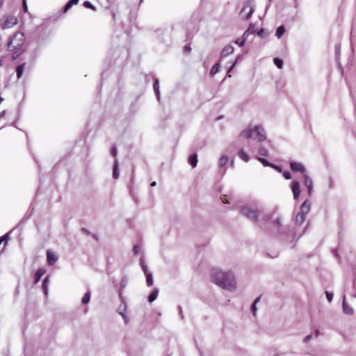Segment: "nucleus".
Wrapping results in <instances>:
<instances>
[{
  "label": "nucleus",
  "mask_w": 356,
  "mask_h": 356,
  "mask_svg": "<svg viewBox=\"0 0 356 356\" xmlns=\"http://www.w3.org/2000/svg\"><path fill=\"white\" fill-rule=\"evenodd\" d=\"M90 291H88L83 297L82 300H81L82 304H83V305L88 304L90 302Z\"/></svg>",
  "instance_id": "28"
},
{
  "label": "nucleus",
  "mask_w": 356,
  "mask_h": 356,
  "mask_svg": "<svg viewBox=\"0 0 356 356\" xmlns=\"http://www.w3.org/2000/svg\"><path fill=\"white\" fill-rule=\"evenodd\" d=\"M211 281L222 289L228 291H234L236 288L234 277L230 272L214 270L211 274Z\"/></svg>",
  "instance_id": "1"
},
{
  "label": "nucleus",
  "mask_w": 356,
  "mask_h": 356,
  "mask_svg": "<svg viewBox=\"0 0 356 356\" xmlns=\"http://www.w3.org/2000/svg\"><path fill=\"white\" fill-rule=\"evenodd\" d=\"M3 0H0V8L3 5Z\"/></svg>",
  "instance_id": "49"
},
{
  "label": "nucleus",
  "mask_w": 356,
  "mask_h": 356,
  "mask_svg": "<svg viewBox=\"0 0 356 356\" xmlns=\"http://www.w3.org/2000/svg\"><path fill=\"white\" fill-rule=\"evenodd\" d=\"M191 47H188V46H186L185 48H184V50L186 51H191Z\"/></svg>",
  "instance_id": "47"
},
{
  "label": "nucleus",
  "mask_w": 356,
  "mask_h": 356,
  "mask_svg": "<svg viewBox=\"0 0 356 356\" xmlns=\"http://www.w3.org/2000/svg\"><path fill=\"white\" fill-rule=\"evenodd\" d=\"M310 210V203L308 201H305L300 208V213H303V214L306 215L309 213Z\"/></svg>",
  "instance_id": "14"
},
{
  "label": "nucleus",
  "mask_w": 356,
  "mask_h": 356,
  "mask_svg": "<svg viewBox=\"0 0 356 356\" xmlns=\"http://www.w3.org/2000/svg\"><path fill=\"white\" fill-rule=\"evenodd\" d=\"M259 299H260V297H258L257 298H256V300L254 301V302L252 305L251 309H252V312L254 315H255L256 310H257L256 305L259 301Z\"/></svg>",
  "instance_id": "31"
},
{
  "label": "nucleus",
  "mask_w": 356,
  "mask_h": 356,
  "mask_svg": "<svg viewBox=\"0 0 356 356\" xmlns=\"http://www.w3.org/2000/svg\"><path fill=\"white\" fill-rule=\"evenodd\" d=\"M83 6H84L86 8H91V9H92V10H96L95 7V6H93V5L90 2V1H85V2L83 3Z\"/></svg>",
  "instance_id": "34"
},
{
  "label": "nucleus",
  "mask_w": 356,
  "mask_h": 356,
  "mask_svg": "<svg viewBox=\"0 0 356 356\" xmlns=\"http://www.w3.org/2000/svg\"><path fill=\"white\" fill-rule=\"evenodd\" d=\"M49 282V277L47 276L42 282V289L45 296L48 294V286Z\"/></svg>",
  "instance_id": "16"
},
{
  "label": "nucleus",
  "mask_w": 356,
  "mask_h": 356,
  "mask_svg": "<svg viewBox=\"0 0 356 356\" xmlns=\"http://www.w3.org/2000/svg\"><path fill=\"white\" fill-rule=\"evenodd\" d=\"M3 101V98L0 97V104Z\"/></svg>",
  "instance_id": "51"
},
{
  "label": "nucleus",
  "mask_w": 356,
  "mask_h": 356,
  "mask_svg": "<svg viewBox=\"0 0 356 356\" xmlns=\"http://www.w3.org/2000/svg\"><path fill=\"white\" fill-rule=\"evenodd\" d=\"M259 154L261 156H266L268 155V150L265 147H261L259 150Z\"/></svg>",
  "instance_id": "33"
},
{
  "label": "nucleus",
  "mask_w": 356,
  "mask_h": 356,
  "mask_svg": "<svg viewBox=\"0 0 356 356\" xmlns=\"http://www.w3.org/2000/svg\"><path fill=\"white\" fill-rule=\"evenodd\" d=\"M305 216L303 213L298 212L295 218L296 222L301 225L305 220Z\"/></svg>",
  "instance_id": "15"
},
{
  "label": "nucleus",
  "mask_w": 356,
  "mask_h": 356,
  "mask_svg": "<svg viewBox=\"0 0 356 356\" xmlns=\"http://www.w3.org/2000/svg\"><path fill=\"white\" fill-rule=\"evenodd\" d=\"M241 213L253 221H256L258 217L257 210L249 205L243 206L241 208Z\"/></svg>",
  "instance_id": "5"
},
{
  "label": "nucleus",
  "mask_w": 356,
  "mask_h": 356,
  "mask_svg": "<svg viewBox=\"0 0 356 356\" xmlns=\"http://www.w3.org/2000/svg\"><path fill=\"white\" fill-rule=\"evenodd\" d=\"M284 27L283 26H280L277 28L275 35L278 38H280L284 33Z\"/></svg>",
  "instance_id": "27"
},
{
  "label": "nucleus",
  "mask_w": 356,
  "mask_h": 356,
  "mask_svg": "<svg viewBox=\"0 0 356 356\" xmlns=\"http://www.w3.org/2000/svg\"><path fill=\"white\" fill-rule=\"evenodd\" d=\"M273 61H274V63L276 65V66L279 68V69H282V67H283V61L282 60L278 58H275L273 59Z\"/></svg>",
  "instance_id": "30"
},
{
  "label": "nucleus",
  "mask_w": 356,
  "mask_h": 356,
  "mask_svg": "<svg viewBox=\"0 0 356 356\" xmlns=\"http://www.w3.org/2000/svg\"><path fill=\"white\" fill-rule=\"evenodd\" d=\"M140 251V248L139 245H136L133 248V252L134 254H138Z\"/></svg>",
  "instance_id": "36"
},
{
  "label": "nucleus",
  "mask_w": 356,
  "mask_h": 356,
  "mask_svg": "<svg viewBox=\"0 0 356 356\" xmlns=\"http://www.w3.org/2000/svg\"><path fill=\"white\" fill-rule=\"evenodd\" d=\"M156 186V182L155 181H153L152 184H151V186Z\"/></svg>",
  "instance_id": "50"
},
{
  "label": "nucleus",
  "mask_w": 356,
  "mask_h": 356,
  "mask_svg": "<svg viewBox=\"0 0 356 356\" xmlns=\"http://www.w3.org/2000/svg\"><path fill=\"white\" fill-rule=\"evenodd\" d=\"M5 17L6 19L1 26L3 29H10L18 23L17 18L13 15L6 16Z\"/></svg>",
  "instance_id": "6"
},
{
  "label": "nucleus",
  "mask_w": 356,
  "mask_h": 356,
  "mask_svg": "<svg viewBox=\"0 0 356 356\" xmlns=\"http://www.w3.org/2000/svg\"><path fill=\"white\" fill-rule=\"evenodd\" d=\"M238 156L245 162L249 161V156L243 149L240 150L238 152Z\"/></svg>",
  "instance_id": "24"
},
{
  "label": "nucleus",
  "mask_w": 356,
  "mask_h": 356,
  "mask_svg": "<svg viewBox=\"0 0 356 356\" xmlns=\"http://www.w3.org/2000/svg\"><path fill=\"white\" fill-rule=\"evenodd\" d=\"M47 263L49 265H54L58 260L57 255L50 250L47 252Z\"/></svg>",
  "instance_id": "10"
},
{
  "label": "nucleus",
  "mask_w": 356,
  "mask_h": 356,
  "mask_svg": "<svg viewBox=\"0 0 356 356\" xmlns=\"http://www.w3.org/2000/svg\"><path fill=\"white\" fill-rule=\"evenodd\" d=\"M246 38H247V37H243V38L242 40L238 39L236 40L235 43L236 44H238V46L242 47L245 43Z\"/></svg>",
  "instance_id": "32"
},
{
  "label": "nucleus",
  "mask_w": 356,
  "mask_h": 356,
  "mask_svg": "<svg viewBox=\"0 0 356 356\" xmlns=\"http://www.w3.org/2000/svg\"><path fill=\"white\" fill-rule=\"evenodd\" d=\"M283 176L286 179H290L291 178V174L288 171L284 172Z\"/></svg>",
  "instance_id": "39"
},
{
  "label": "nucleus",
  "mask_w": 356,
  "mask_h": 356,
  "mask_svg": "<svg viewBox=\"0 0 356 356\" xmlns=\"http://www.w3.org/2000/svg\"><path fill=\"white\" fill-rule=\"evenodd\" d=\"M8 51L13 52L12 57L17 59L26 50L25 36L23 33L17 32L11 37L8 43Z\"/></svg>",
  "instance_id": "2"
},
{
  "label": "nucleus",
  "mask_w": 356,
  "mask_h": 356,
  "mask_svg": "<svg viewBox=\"0 0 356 356\" xmlns=\"http://www.w3.org/2000/svg\"><path fill=\"white\" fill-rule=\"evenodd\" d=\"M5 114H6V111L5 110L2 111L1 112H0V118L4 117Z\"/></svg>",
  "instance_id": "46"
},
{
  "label": "nucleus",
  "mask_w": 356,
  "mask_h": 356,
  "mask_svg": "<svg viewBox=\"0 0 356 356\" xmlns=\"http://www.w3.org/2000/svg\"><path fill=\"white\" fill-rule=\"evenodd\" d=\"M79 0H70L69 1L64 8V12L66 13L73 5L77 4Z\"/></svg>",
  "instance_id": "23"
},
{
  "label": "nucleus",
  "mask_w": 356,
  "mask_h": 356,
  "mask_svg": "<svg viewBox=\"0 0 356 356\" xmlns=\"http://www.w3.org/2000/svg\"><path fill=\"white\" fill-rule=\"evenodd\" d=\"M273 222L277 225V228L282 225V221L280 217H276Z\"/></svg>",
  "instance_id": "37"
},
{
  "label": "nucleus",
  "mask_w": 356,
  "mask_h": 356,
  "mask_svg": "<svg viewBox=\"0 0 356 356\" xmlns=\"http://www.w3.org/2000/svg\"><path fill=\"white\" fill-rule=\"evenodd\" d=\"M154 90L155 92V95L156 96V98L158 100H159L160 95H159V80L156 79L154 83Z\"/></svg>",
  "instance_id": "21"
},
{
  "label": "nucleus",
  "mask_w": 356,
  "mask_h": 356,
  "mask_svg": "<svg viewBox=\"0 0 356 356\" xmlns=\"http://www.w3.org/2000/svg\"><path fill=\"white\" fill-rule=\"evenodd\" d=\"M220 67V63H216L211 68L210 71V76H213L216 74H217L219 72Z\"/></svg>",
  "instance_id": "20"
},
{
  "label": "nucleus",
  "mask_w": 356,
  "mask_h": 356,
  "mask_svg": "<svg viewBox=\"0 0 356 356\" xmlns=\"http://www.w3.org/2000/svg\"><path fill=\"white\" fill-rule=\"evenodd\" d=\"M140 265H141V268L144 272V273H148V270H147V266L145 264L144 261L143 259L140 260Z\"/></svg>",
  "instance_id": "35"
},
{
  "label": "nucleus",
  "mask_w": 356,
  "mask_h": 356,
  "mask_svg": "<svg viewBox=\"0 0 356 356\" xmlns=\"http://www.w3.org/2000/svg\"><path fill=\"white\" fill-rule=\"evenodd\" d=\"M158 293H159V290L158 289H155L149 296V298H148V300L149 302H152L153 301H154L157 296H158Z\"/></svg>",
  "instance_id": "26"
},
{
  "label": "nucleus",
  "mask_w": 356,
  "mask_h": 356,
  "mask_svg": "<svg viewBox=\"0 0 356 356\" xmlns=\"http://www.w3.org/2000/svg\"><path fill=\"white\" fill-rule=\"evenodd\" d=\"M24 67H25V63H22L17 66V70H16V73H17V78L18 79H19L22 77L23 72L24 70Z\"/></svg>",
  "instance_id": "18"
},
{
  "label": "nucleus",
  "mask_w": 356,
  "mask_h": 356,
  "mask_svg": "<svg viewBox=\"0 0 356 356\" xmlns=\"http://www.w3.org/2000/svg\"><path fill=\"white\" fill-rule=\"evenodd\" d=\"M228 156L227 155H222L219 160V166L224 167L228 163Z\"/></svg>",
  "instance_id": "22"
},
{
  "label": "nucleus",
  "mask_w": 356,
  "mask_h": 356,
  "mask_svg": "<svg viewBox=\"0 0 356 356\" xmlns=\"http://www.w3.org/2000/svg\"><path fill=\"white\" fill-rule=\"evenodd\" d=\"M254 31V26L250 24L248 29L244 32L243 37H248L250 34L253 33Z\"/></svg>",
  "instance_id": "29"
},
{
  "label": "nucleus",
  "mask_w": 356,
  "mask_h": 356,
  "mask_svg": "<svg viewBox=\"0 0 356 356\" xmlns=\"http://www.w3.org/2000/svg\"><path fill=\"white\" fill-rule=\"evenodd\" d=\"M325 295H326V298H327L328 302H330L332 300L333 294L332 293L326 291Z\"/></svg>",
  "instance_id": "38"
},
{
  "label": "nucleus",
  "mask_w": 356,
  "mask_h": 356,
  "mask_svg": "<svg viewBox=\"0 0 356 356\" xmlns=\"http://www.w3.org/2000/svg\"><path fill=\"white\" fill-rule=\"evenodd\" d=\"M1 65H2V61H1V60L0 59V66H1Z\"/></svg>",
  "instance_id": "52"
},
{
  "label": "nucleus",
  "mask_w": 356,
  "mask_h": 356,
  "mask_svg": "<svg viewBox=\"0 0 356 356\" xmlns=\"http://www.w3.org/2000/svg\"><path fill=\"white\" fill-rule=\"evenodd\" d=\"M146 276V282L148 286H152L153 284V277L151 273L148 272L145 273Z\"/></svg>",
  "instance_id": "25"
},
{
  "label": "nucleus",
  "mask_w": 356,
  "mask_h": 356,
  "mask_svg": "<svg viewBox=\"0 0 356 356\" xmlns=\"http://www.w3.org/2000/svg\"><path fill=\"white\" fill-rule=\"evenodd\" d=\"M346 297L343 298V311L346 314H352L353 313V309L346 302Z\"/></svg>",
  "instance_id": "13"
},
{
  "label": "nucleus",
  "mask_w": 356,
  "mask_h": 356,
  "mask_svg": "<svg viewBox=\"0 0 356 356\" xmlns=\"http://www.w3.org/2000/svg\"><path fill=\"white\" fill-rule=\"evenodd\" d=\"M188 162L193 168L195 167L197 163V155L196 154L191 155L188 159Z\"/></svg>",
  "instance_id": "19"
},
{
  "label": "nucleus",
  "mask_w": 356,
  "mask_h": 356,
  "mask_svg": "<svg viewBox=\"0 0 356 356\" xmlns=\"http://www.w3.org/2000/svg\"><path fill=\"white\" fill-rule=\"evenodd\" d=\"M259 161L265 166L268 165V161L265 159L259 158Z\"/></svg>",
  "instance_id": "41"
},
{
  "label": "nucleus",
  "mask_w": 356,
  "mask_h": 356,
  "mask_svg": "<svg viewBox=\"0 0 356 356\" xmlns=\"http://www.w3.org/2000/svg\"><path fill=\"white\" fill-rule=\"evenodd\" d=\"M117 148L115 146H113L111 150V153L113 156H115L117 155Z\"/></svg>",
  "instance_id": "40"
},
{
  "label": "nucleus",
  "mask_w": 356,
  "mask_h": 356,
  "mask_svg": "<svg viewBox=\"0 0 356 356\" xmlns=\"http://www.w3.org/2000/svg\"><path fill=\"white\" fill-rule=\"evenodd\" d=\"M23 5H24V10L26 11L27 10V6H26V0H23Z\"/></svg>",
  "instance_id": "45"
},
{
  "label": "nucleus",
  "mask_w": 356,
  "mask_h": 356,
  "mask_svg": "<svg viewBox=\"0 0 356 356\" xmlns=\"http://www.w3.org/2000/svg\"><path fill=\"white\" fill-rule=\"evenodd\" d=\"M45 273H46L45 269L39 268L34 275V282L38 283L40 281V278L44 275Z\"/></svg>",
  "instance_id": "12"
},
{
  "label": "nucleus",
  "mask_w": 356,
  "mask_h": 356,
  "mask_svg": "<svg viewBox=\"0 0 356 356\" xmlns=\"http://www.w3.org/2000/svg\"><path fill=\"white\" fill-rule=\"evenodd\" d=\"M8 234H6L5 235H3L1 238H0V244L2 243L3 241L4 240H8Z\"/></svg>",
  "instance_id": "42"
},
{
  "label": "nucleus",
  "mask_w": 356,
  "mask_h": 356,
  "mask_svg": "<svg viewBox=\"0 0 356 356\" xmlns=\"http://www.w3.org/2000/svg\"><path fill=\"white\" fill-rule=\"evenodd\" d=\"M262 32H263V29H261L258 31V35H260L261 34H262Z\"/></svg>",
  "instance_id": "48"
},
{
  "label": "nucleus",
  "mask_w": 356,
  "mask_h": 356,
  "mask_svg": "<svg viewBox=\"0 0 356 356\" xmlns=\"http://www.w3.org/2000/svg\"><path fill=\"white\" fill-rule=\"evenodd\" d=\"M255 6L252 0L247 1L241 9L239 15L242 19H248L254 12Z\"/></svg>",
  "instance_id": "4"
},
{
  "label": "nucleus",
  "mask_w": 356,
  "mask_h": 356,
  "mask_svg": "<svg viewBox=\"0 0 356 356\" xmlns=\"http://www.w3.org/2000/svg\"><path fill=\"white\" fill-rule=\"evenodd\" d=\"M290 167L293 172H301L302 174L305 173V169L301 163L291 162Z\"/></svg>",
  "instance_id": "9"
},
{
  "label": "nucleus",
  "mask_w": 356,
  "mask_h": 356,
  "mask_svg": "<svg viewBox=\"0 0 356 356\" xmlns=\"http://www.w3.org/2000/svg\"><path fill=\"white\" fill-rule=\"evenodd\" d=\"M305 185L307 188L309 195H311L313 190V181L306 173L303 174Z\"/></svg>",
  "instance_id": "8"
},
{
  "label": "nucleus",
  "mask_w": 356,
  "mask_h": 356,
  "mask_svg": "<svg viewBox=\"0 0 356 356\" xmlns=\"http://www.w3.org/2000/svg\"><path fill=\"white\" fill-rule=\"evenodd\" d=\"M293 198L297 199L300 194V184L298 181H293L291 184Z\"/></svg>",
  "instance_id": "7"
},
{
  "label": "nucleus",
  "mask_w": 356,
  "mask_h": 356,
  "mask_svg": "<svg viewBox=\"0 0 356 356\" xmlns=\"http://www.w3.org/2000/svg\"><path fill=\"white\" fill-rule=\"evenodd\" d=\"M311 338H312V335H308V336H307V337L305 338L304 341H305V342H307V341H309L311 339Z\"/></svg>",
  "instance_id": "44"
},
{
  "label": "nucleus",
  "mask_w": 356,
  "mask_h": 356,
  "mask_svg": "<svg viewBox=\"0 0 356 356\" xmlns=\"http://www.w3.org/2000/svg\"><path fill=\"white\" fill-rule=\"evenodd\" d=\"M234 48L232 45H227L225 47L221 52V57L224 58L228 56L234 52Z\"/></svg>",
  "instance_id": "11"
},
{
  "label": "nucleus",
  "mask_w": 356,
  "mask_h": 356,
  "mask_svg": "<svg viewBox=\"0 0 356 356\" xmlns=\"http://www.w3.org/2000/svg\"><path fill=\"white\" fill-rule=\"evenodd\" d=\"M240 136L245 139L251 138L259 143H261L266 139L265 130L261 125L248 127L241 132Z\"/></svg>",
  "instance_id": "3"
},
{
  "label": "nucleus",
  "mask_w": 356,
  "mask_h": 356,
  "mask_svg": "<svg viewBox=\"0 0 356 356\" xmlns=\"http://www.w3.org/2000/svg\"><path fill=\"white\" fill-rule=\"evenodd\" d=\"M238 58L236 59V61L234 63V64L229 67V70H228V73H229L232 70L233 68L234 67L236 62L238 61Z\"/></svg>",
  "instance_id": "43"
},
{
  "label": "nucleus",
  "mask_w": 356,
  "mask_h": 356,
  "mask_svg": "<svg viewBox=\"0 0 356 356\" xmlns=\"http://www.w3.org/2000/svg\"><path fill=\"white\" fill-rule=\"evenodd\" d=\"M118 165H119L118 161L117 159H115L114 161L113 172V177L115 179L119 177Z\"/></svg>",
  "instance_id": "17"
}]
</instances>
